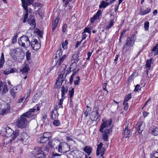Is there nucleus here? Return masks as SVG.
I'll list each match as a JSON object with an SVG mask.
<instances>
[{"label":"nucleus","mask_w":158,"mask_h":158,"mask_svg":"<svg viewBox=\"0 0 158 158\" xmlns=\"http://www.w3.org/2000/svg\"><path fill=\"white\" fill-rule=\"evenodd\" d=\"M40 110L39 107L37 106L36 109L33 107L23 114L15 122L17 127L21 128H25L31 120L35 118L37 114L36 112Z\"/></svg>","instance_id":"obj_1"},{"label":"nucleus","mask_w":158,"mask_h":158,"mask_svg":"<svg viewBox=\"0 0 158 158\" xmlns=\"http://www.w3.org/2000/svg\"><path fill=\"white\" fill-rule=\"evenodd\" d=\"M112 122L111 119H107L104 118L102 120L99 131L102 133V139L105 141L108 140L109 136L112 132L111 128H108L110 126Z\"/></svg>","instance_id":"obj_2"},{"label":"nucleus","mask_w":158,"mask_h":158,"mask_svg":"<svg viewBox=\"0 0 158 158\" xmlns=\"http://www.w3.org/2000/svg\"><path fill=\"white\" fill-rule=\"evenodd\" d=\"M19 130H16L14 133L12 130L9 127L3 128L2 130L1 134L3 136L7 138L10 137L9 139L10 143L14 140L19 135Z\"/></svg>","instance_id":"obj_3"},{"label":"nucleus","mask_w":158,"mask_h":158,"mask_svg":"<svg viewBox=\"0 0 158 158\" xmlns=\"http://www.w3.org/2000/svg\"><path fill=\"white\" fill-rule=\"evenodd\" d=\"M22 2V6L26 11L25 14H24L23 22L25 23L27 21V19L28 16V11L27 6L28 5L31 4L33 3V0H21Z\"/></svg>","instance_id":"obj_4"},{"label":"nucleus","mask_w":158,"mask_h":158,"mask_svg":"<svg viewBox=\"0 0 158 158\" xmlns=\"http://www.w3.org/2000/svg\"><path fill=\"white\" fill-rule=\"evenodd\" d=\"M19 44L22 47H27L31 44V42L28 37L25 35L22 36L18 39Z\"/></svg>","instance_id":"obj_5"},{"label":"nucleus","mask_w":158,"mask_h":158,"mask_svg":"<svg viewBox=\"0 0 158 158\" xmlns=\"http://www.w3.org/2000/svg\"><path fill=\"white\" fill-rule=\"evenodd\" d=\"M2 108V111L0 114L3 115L9 112L10 109V105L0 99V108L1 109Z\"/></svg>","instance_id":"obj_6"},{"label":"nucleus","mask_w":158,"mask_h":158,"mask_svg":"<svg viewBox=\"0 0 158 158\" xmlns=\"http://www.w3.org/2000/svg\"><path fill=\"white\" fill-rule=\"evenodd\" d=\"M70 150V146L67 143H60L58 146V150L59 152L65 153L69 151Z\"/></svg>","instance_id":"obj_7"},{"label":"nucleus","mask_w":158,"mask_h":158,"mask_svg":"<svg viewBox=\"0 0 158 158\" xmlns=\"http://www.w3.org/2000/svg\"><path fill=\"white\" fill-rule=\"evenodd\" d=\"M42 152V149L41 148L36 147L34 148L31 152L32 155L36 158H44Z\"/></svg>","instance_id":"obj_8"},{"label":"nucleus","mask_w":158,"mask_h":158,"mask_svg":"<svg viewBox=\"0 0 158 158\" xmlns=\"http://www.w3.org/2000/svg\"><path fill=\"white\" fill-rule=\"evenodd\" d=\"M135 40L134 36L128 37L126 40V43L124 45L123 48L127 49V47H132L134 44Z\"/></svg>","instance_id":"obj_9"},{"label":"nucleus","mask_w":158,"mask_h":158,"mask_svg":"<svg viewBox=\"0 0 158 158\" xmlns=\"http://www.w3.org/2000/svg\"><path fill=\"white\" fill-rule=\"evenodd\" d=\"M102 146L103 143L102 142H100V144L98 145L96 155L97 156L100 155V156L104 158L103 155L105 152V149L104 148L102 147Z\"/></svg>","instance_id":"obj_10"},{"label":"nucleus","mask_w":158,"mask_h":158,"mask_svg":"<svg viewBox=\"0 0 158 158\" xmlns=\"http://www.w3.org/2000/svg\"><path fill=\"white\" fill-rule=\"evenodd\" d=\"M19 136L17 138L19 140L22 141V143L24 145H26L28 142V139L29 136L25 132H23L20 135V138H19Z\"/></svg>","instance_id":"obj_11"},{"label":"nucleus","mask_w":158,"mask_h":158,"mask_svg":"<svg viewBox=\"0 0 158 158\" xmlns=\"http://www.w3.org/2000/svg\"><path fill=\"white\" fill-rule=\"evenodd\" d=\"M22 89V86L21 85H19L16 87H13L10 90V93L11 95L15 98L16 96V93L21 91Z\"/></svg>","instance_id":"obj_12"},{"label":"nucleus","mask_w":158,"mask_h":158,"mask_svg":"<svg viewBox=\"0 0 158 158\" xmlns=\"http://www.w3.org/2000/svg\"><path fill=\"white\" fill-rule=\"evenodd\" d=\"M110 20L106 27V29L107 30L110 29L112 27L117 20V18L114 16V15L111 14H110Z\"/></svg>","instance_id":"obj_13"},{"label":"nucleus","mask_w":158,"mask_h":158,"mask_svg":"<svg viewBox=\"0 0 158 158\" xmlns=\"http://www.w3.org/2000/svg\"><path fill=\"white\" fill-rule=\"evenodd\" d=\"M6 82L0 81V93L4 94L6 93L8 91V89Z\"/></svg>","instance_id":"obj_14"},{"label":"nucleus","mask_w":158,"mask_h":158,"mask_svg":"<svg viewBox=\"0 0 158 158\" xmlns=\"http://www.w3.org/2000/svg\"><path fill=\"white\" fill-rule=\"evenodd\" d=\"M148 132L149 133L154 136L158 135V127L156 126L152 125L149 128Z\"/></svg>","instance_id":"obj_15"},{"label":"nucleus","mask_w":158,"mask_h":158,"mask_svg":"<svg viewBox=\"0 0 158 158\" xmlns=\"http://www.w3.org/2000/svg\"><path fill=\"white\" fill-rule=\"evenodd\" d=\"M31 46L32 49L34 50H37L39 49L40 47V45L38 42L37 40L35 39L31 42Z\"/></svg>","instance_id":"obj_16"},{"label":"nucleus","mask_w":158,"mask_h":158,"mask_svg":"<svg viewBox=\"0 0 158 158\" xmlns=\"http://www.w3.org/2000/svg\"><path fill=\"white\" fill-rule=\"evenodd\" d=\"M132 134V131L131 130H129L127 127H126L123 133V137L129 138Z\"/></svg>","instance_id":"obj_17"},{"label":"nucleus","mask_w":158,"mask_h":158,"mask_svg":"<svg viewBox=\"0 0 158 158\" xmlns=\"http://www.w3.org/2000/svg\"><path fill=\"white\" fill-rule=\"evenodd\" d=\"M29 17L30 18H29L28 20V22L32 27L34 28L35 27V23L34 17L33 15H30Z\"/></svg>","instance_id":"obj_18"},{"label":"nucleus","mask_w":158,"mask_h":158,"mask_svg":"<svg viewBox=\"0 0 158 158\" xmlns=\"http://www.w3.org/2000/svg\"><path fill=\"white\" fill-rule=\"evenodd\" d=\"M30 68L28 65L24 64V66L20 69V71L24 75H27Z\"/></svg>","instance_id":"obj_19"},{"label":"nucleus","mask_w":158,"mask_h":158,"mask_svg":"<svg viewBox=\"0 0 158 158\" xmlns=\"http://www.w3.org/2000/svg\"><path fill=\"white\" fill-rule=\"evenodd\" d=\"M91 119L93 121H96L98 118V111H93L90 116Z\"/></svg>","instance_id":"obj_20"},{"label":"nucleus","mask_w":158,"mask_h":158,"mask_svg":"<svg viewBox=\"0 0 158 158\" xmlns=\"http://www.w3.org/2000/svg\"><path fill=\"white\" fill-rule=\"evenodd\" d=\"M66 55H64L62 57L60 58L59 60L57 61L56 63L55 64V66H57L58 68L59 66L61 65L63 62L66 59L67 57Z\"/></svg>","instance_id":"obj_21"},{"label":"nucleus","mask_w":158,"mask_h":158,"mask_svg":"<svg viewBox=\"0 0 158 158\" xmlns=\"http://www.w3.org/2000/svg\"><path fill=\"white\" fill-rule=\"evenodd\" d=\"M151 10V9L150 8H147L146 10H144L143 9L141 8L140 9L139 14L141 15H144L150 12Z\"/></svg>","instance_id":"obj_22"},{"label":"nucleus","mask_w":158,"mask_h":158,"mask_svg":"<svg viewBox=\"0 0 158 158\" xmlns=\"http://www.w3.org/2000/svg\"><path fill=\"white\" fill-rule=\"evenodd\" d=\"M138 125L137 129L138 132L139 133H141L144 130L145 127V124L143 123H139Z\"/></svg>","instance_id":"obj_23"},{"label":"nucleus","mask_w":158,"mask_h":158,"mask_svg":"<svg viewBox=\"0 0 158 158\" xmlns=\"http://www.w3.org/2000/svg\"><path fill=\"white\" fill-rule=\"evenodd\" d=\"M68 91V88L66 87H64L63 86L61 87V97L62 98H65V94L67 93Z\"/></svg>","instance_id":"obj_24"},{"label":"nucleus","mask_w":158,"mask_h":158,"mask_svg":"<svg viewBox=\"0 0 158 158\" xmlns=\"http://www.w3.org/2000/svg\"><path fill=\"white\" fill-rule=\"evenodd\" d=\"M74 155L75 158H80L82 155V152L80 151L75 150L74 151Z\"/></svg>","instance_id":"obj_25"},{"label":"nucleus","mask_w":158,"mask_h":158,"mask_svg":"<svg viewBox=\"0 0 158 158\" xmlns=\"http://www.w3.org/2000/svg\"><path fill=\"white\" fill-rule=\"evenodd\" d=\"M42 149L43 151L42 154L44 155V158L45 156L49 153L50 149L48 147H44Z\"/></svg>","instance_id":"obj_26"},{"label":"nucleus","mask_w":158,"mask_h":158,"mask_svg":"<svg viewBox=\"0 0 158 158\" xmlns=\"http://www.w3.org/2000/svg\"><path fill=\"white\" fill-rule=\"evenodd\" d=\"M5 62L4 60V55L3 53H2L0 58V69L3 68V65Z\"/></svg>","instance_id":"obj_27"},{"label":"nucleus","mask_w":158,"mask_h":158,"mask_svg":"<svg viewBox=\"0 0 158 158\" xmlns=\"http://www.w3.org/2000/svg\"><path fill=\"white\" fill-rule=\"evenodd\" d=\"M152 59L151 58L150 60H147L146 62V66L147 68V71L150 70L151 68V64L152 62Z\"/></svg>","instance_id":"obj_28"},{"label":"nucleus","mask_w":158,"mask_h":158,"mask_svg":"<svg viewBox=\"0 0 158 158\" xmlns=\"http://www.w3.org/2000/svg\"><path fill=\"white\" fill-rule=\"evenodd\" d=\"M84 150L89 155L92 152L91 148L88 146H86L84 148Z\"/></svg>","instance_id":"obj_29"},{"label":"nucleus","mask_w":158,"mask_h":158,"mask_svg":"<svg viewBox=\"0 0 158 158\" xmlns=\"http://www.w3.org/2000/svg\"><path fill=\"white\" fill-rule=\"evenodd\" d=\"M40 140H38V142H40V143H43L46 142L48 140L44 136L42 135L40 136L39 138Z\"/></svg>","instance_id":"obj_30"},{"label":"nucleus","mask_w":158,"mask_h":158,"mask_svg":"<svg viewBox=\"0 0 158 158\" xmlns=\"http://www.w3.org/2000/svg\"><path fill=\"white\" fill-rule=\"evenodd\" d=\"M108 6V4L106 2L103 1L101 2L99 7L100 8H103L104 9Z\"/></svg>","instance_id":"obj_31"},{"label":"nucleus","mask_w":158,"mask_h":158,"mask_svg":"<svg viewBox=\"0 0 158 158\" xmlns=\"http://www.w3.org/2000/svg\"><path fill=\"white\" fill-rule=\"evenodd\" d=\"M39 98V95L37 93H36L32 98V99L33 102H36L38 100Z\"/></svg>","instance_id":"obj_32"},{"label":"nucleus","mask_w":158,"mask_h":158,"mask_svg":"<svg viewBox=\"0 0 158 158\" xmlns=\"http://www.w3.org/2000/svg\"><path fill=\"white\" fill-rule=\"evenodd\" d=\"M56 113V114L54 111H52V115L51 117V118L52 119H55L57 118H58V114L57 112Z\"/></svg>","instance_id":"obj_33"},{"label":"nucleus","mask_w":158,"mask_h":158,"mask_svg":"<svg viewBox=\"0 0 158 158\" xmlns=\"http://www.w3.org/2000/svg\"><path fill=\"white\" fill-rule=\"evenodd\" d=\"M131 98V94H129L127 95L125 97L124 101V103L126 102H127Z\"/></svg>","instance_id":"obj_34"},{"label":"nucleus","mask_w":158,"mask_h":158,"mask_svg":"<svg viewBox=\"0 0 158 158\" xmlns=\"http://www.w3.org/2000/svg\"><path fill=\"white\" fill-rule=\"evenodd\" d=\"M42 135L47 139H48V140L49 139V138L51 137V135L50 133L48 132H45Z\"/></svg>","instance_id":"obj_35"},{"label":"nucleus","mask_w":158,"mask_h":158,"mask_svg":"<svg viewBox=\"0 0 158 158\" xmlns=\"http://www.w3.org/2000/svg\"><path fill=\"white\" fill-rule=\"evenodd\" d=\"M158 150L151 155V158H158Z\"/></svg>","instance_id":"obj_36"},{"label":"nucleus","mask_w":158,"mask_h":158,"mask_svg":"<svg viewBox=\"0 0 158 158\" xmlns=\"http://www.w3.org/2000/svg\"><path fill=\"white\" fill-rule=\"evenodd\" d=\"M76 72H73L72 75L71 76L69 79V82L70 84H71L73 81V80L74 77L76 76Z\"/></svg>","instance_id":"obj_37"},{"label":"nucleus","mask_w":158,"mask_h":158,"mask_svg":"<svg viewBox=\"0 0 158 158\" xmlns=\"http://www.w3.org/2000/svg\"><path fill=\"white\" fill-rule=\"evenodd\" d=\"M62 82L61 81L56 80L55 85V87L56 88L60 87L61 85Z\"/></svg>","instance_id":"obj_38"},{"label":"nucleus","mask_w":158,"mask_h":158,"mask_svg":"<svg viewBox=\"0 0 158 158\" xmlns=\"http://www.w3.org/2000/svg\"><path fill=\"white\" fill-rule=\"evenodd\" d=\"M102 15V11L101 10H98L96 14L94 16L98 19H99L100 16Z\"/></svg>","instance_id":"obj_39"},{"label":"nucleus","mask_w":158,"mask_h":158,"mask_svg":"<svg viewBox=\"0 0 158 158\" xmlns=\"http://www.w3.org/2000/svg\"><path fill=\"white\" fill-rule=\"evenodd\" d=\"M102 15V11L101 10H98L96 14L94 16L98 19H99L100 16Z\"/></svg>","instance_id":"obj_40"},{"label":"nucleus","mask_w":158,"mask_h":158,"mask_svg":"<svg viewBox=\"0 0 158 158\" xmlns=\"http://www.w3.org/2000/svg\"><path fill=\"white\" fill-rule=\"evenodd\" d=\"M68 42L67 40H65L64 42L62 44V47L64 50L66 49L67 48V45Z\"/></svg>","instance_id":"obj_41"},{"label":"nucleus","mask_w":158,"mask_h":158,"mask_svg":"<svg viewBox=\"0 0 158 158\" xmlns=\"http://www.w3.org/2000/svg\"><path fill=\"white\" fill-rule=\"evenodd\" d=\"M149 22H148L147 21L145 22L144 23V29L145 31H148L149 30Z\"/></svg>","instance_id":"obj_42"},{"label":"nucleus","mask_w":158,"mask_h":158,"mask_svg":"<svg viewBox=\"0 0 158 158\" xmlns=\"http://www.w3.org/2000/svg\"><path fill=\"white\" fill-rule=\"evenodd\" d=\"M136 74V72H133L130 76L128 77V80L129 81H131L134 78V75Z\"/></svg>","instance_id":"obj_43"},{"label":"nucleus","mask_w":158,"mask_h":158,"mask_svg":"<svg viewBox=\"0 0 158 158\" xmlns=\"http://www.w3.org/2000/svg\"><path fill=\"white\" fill-rule=\"evenodd\" d=\"M64 80V78L63 75L62 74H59L57 80L63 82Z\"/></svg>","instance_id":"obj_44"},{"label":"nucleus","mask_w":158,"mask_h":158,"mask_svg":"<svg viewBox=\"0 0 158 158\" xmlns=\"http://www.w3.org/2000/svg\"><path fill=\"white\" fill-rule=\"evenodd\" d=\"M64 99V98H62L60 100L58 103L59 107V108H63L62 104Z\"/></svg>","instance_id":"obj_45"},{"label":"nucleus","mask_w":158,"mask_h":158,"mask_svg":"<svg viewBox=\"0 0 158 158\" xmlns=\"http://www.w3.org/2000/svg\"><path fill=\"white\" fill-rule=\"evenodd\" d=\"M63 50L61 48L58 49L56 52V55H59V56H62V54Z\"/></svg>","instance_id":"obj_46"},{"label":"nucleus","mask_w":158,"mask_h":158,"mask_svg":"<svg viewBox=\"0 0 158 158\" xmlns=\"http://www.w3.org/2000/svg\"><path fill=\"white\" fill-rule=\"evenodd\" d=\"M66 65L65 64H62L61 65V68L60 69V72H63L66 69Z\"/></svg>","instance_id":"obj_47"},{"label":"nucleus","mask_w":158,"mask_h":158,"mask_svg":"<svg viewBox=\"0 0 158 158\" xmlns=\"http://www.w3.org/2000/svg\"><path fill=\"white\" fill-rule=\"evenodd\" d=\"M80 78L78 76L76 78V80L74 81V84L75 85H79Z\"/></svg>","instance_id":"obj_48"},{"label":"nucleus","mask_w":158,"mask_h":158,"mask_svg":"<svg viewBox=\"0 0 158 158\" xmlns=\"http://www.w3.org/2000/svg\"><path fill=\"white\" fill-rule=\"evenodd\" d=\"M53 124L55 126H59L60 125V122L59 120H55L53 121Z\"/></svg>","instance_id":"obj_49"},{"label":"nucleus","mask_w":158,"mask_h":158,"mask_svg":"<svg viewBox=\"0 0 158 158\" xmlns=\"http://www.w3.org/2000/svg\"><path fill=\"white\" fill-rule=\"evenodd\" d=\"M83 32L85 33H88L89 35H90L91 34V31L88 28V26L85 28Z\"/></svg>","instance_id":"obj_50"},{"label":"nucleus","mask_w":158,"mask_h":158,"mask_svg":"<svg viewBox=\"0 0 158 158\" xmlns=\"http://www.w3.org/2000/svg\"><path fill=\"white\" fill-rule=\"evenodd\" d=\"M26 59L28 61L30 60V59L31 54L29 51H28L26 53Z\"/></svg>","instance_id":"obj_51"},{"label":"nucleus","mask_w":158,"mask_h":158,"mask_svg":"<svg viewBox=\"0 0 158 158\" xmlns=\"http://www.w3.org/2000/svg\"><path fill=\"white\" fill-rule=\"evenodd\" d=\"M123 105L124 106V109L125 110L127 111L129 108L128 104V102H126L124 103V102H123Z\"/></svg>","instance_id":"obj_52"},{"label":"nucleus","mask_w":158,"mask_h":158,"mask_svg":"<svg viewBox=\"0 0 158 158\" xmlns=\"http://www.w3.org/2000/svg\"><path fill=\"white\" fill-rule=\"evenodd\" d=\"M67 25L66 24H64L62 26V31L64 32H66L67 31Z\"/></svg>","instance_id":"obj_53"},{"label":"nucleus","mask_w":158,"mask_h":158,"mask_svg":"<svg viewBox=\"0 0 158 158\" xmlns=\"http://www.w3.org/2000/svg\"><path fill=\"white\" fill-rule=\"evenodd\" d=\"M74 94V89L72 88L71 90L69 91V95L70 98H72Z\"/></svg>","instance_id":"obj_54"},{"label":"nucleus","mask_w":158,"mask_h":158,"mask_svg":"<svg viewBox=\"0 0 158 158\" xmlns=\"http://www.w3.org/2000/svg\"><path fill=\"white\" fill-rule=\"evenodd\" d=\"M72 59L73 60H76L77 61H78V56L77 54H74L72 57Z\"/></svg>","instance_id":"obj_55"},{"label":"nucleus","mask_w":158,"mask_h":158,"mask_svg":"<svg viewBox=\"0 0 158 158\" xmlns=\"http://www.w3.org/2000/svg\"><path fill=\"white\" fill-rule=\"evenodd\" d=\"M98 19L94 15L90 19V21L91 23H94L95 22V20Z\"/></svg>","instance_id":"obj_56"},{"label":"nucleus","mask_w":158,"mask_h":158,"mask_svg":"<svg viewBox=\"0 0 158 158\" xmlns=\"http://www.w3.org/2000/svg\"><path fill=\"white\" fill-rule=\"evenodd\" d=\"M82 37L81 40L82 41L86 38L87 35L86 34V33L84 32H82Z\"/></svg>","instance_id":"obj_57"},{"label":"nucleus","mask_w":158,"mask_h":158,"mask_svg":"<svg viewBox=\"0 0 158 158\" xmlns=\"http://www.w3.org/2000/svg\"><path fill=\"white\" fill-rule=\"evenodd\" d=\"M31 91V89H29L28 90L27 94H25V95H26V98H25V100H26V99L30 96Z\"/></svg>","instance_id":"obj_58"},{"label":"nucleus","mask_w":158,"mask_h":158,"mask_svg":"<svg viewBox=\"0 0 158 158\" xmlns=\"http://www.w3.org/2000/svg\"><path fill=\"white\" fill-rule=\"evenodd\" d=\"M17 36H15L12 39V42L13 44H14L17 41Z\"/></svg>","instance_id":"obj_59"},{"label":"nucleus","mask_w":158,"mask_h":158,"mask_svg":"<svg viewBox=\"0 0 158 158\" xmlns=\"http://www.w3.org/2000/svg\"><path fill=\"white\" fill-rule=\"evenodd\" d=\"M59 19H56L54 21L53 25L57 27V26Z\"/></svg>","instance_id":"obj_60"},{"label":"nucleus","mask_w":158,"mask_h":158,"mask_svg":"<svg viewBox=\"0 0 158 158\" xmlns=\"http://www.w3.org/2000/svg\"><path fill=\"white\" fill-rule=\"evenodd\" d=\"M66 7L67 9V10H66L67 12L68 13L70 12L72 9V7L69 6H68Z\"/></svg>","instance_id":"obj_61"},{"label":"nucleus","mask_w":158,"mask_h":158,"mask_svg":"<svg viewBox=\"0 0 158 158\" xmlns=\"http://www.w3.org/2000/svg\"><path fill=\"white\" fill-rule=\"evenodd\" d=\"M82 41V40H81V41H77L76 42V43L75 45V48H77L80 45V44H81V42Z\"/></svg>","instance_id":"obj_62"},{"label":"nucleus","mask_w":158,"mask_h":158,"mask_svg":"<svg viewBox=\"0 0 158 158\" xmlns=\"http://www.w3.org/2000/svg\"><path fill=\"white\" fill-rule=\"evenodd\" d=\"M116 0H106V1L109 5L110 4L112 3L113 2L115 1Z\"/></svg>","instance_id":"obj_63"},{"label":"nucleus","mask_w":158,"mask_h":158,"mask_svg":"<svg viewBox=\"0 0 158 158\" xmlns=\"http://www.w3.org/2000/svg\"><path fill=\"white\" fill-rule=\"evenodd\" d=\"M139 87L140 85L139 84L135 86V88L134 89V91L135 92L138 91L139 90Z\"/></svg>","instance_id":"obj_64"}]
</instances>
